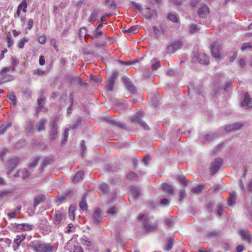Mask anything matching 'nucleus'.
Returning <instances> with one entry per match:
<instances>
[{
  "instance_id": "obj_1",
  "label": "nucleus",
  "mask_w": 252,
  "mask_h": 252,
  "mask_svg": "<svg viewBox=\"0 0 252 252\" xmlns=\"http://www.w3.org/2000/svg\"><path fill=\"white\" fill-rule=\"evenodd\" d=\"M30 247L35 252H54L57 249L55 245L40 241L32 242Z\"/></svg>"
},
{
  "instance_id": "obj_2",
  "label": "nucleus",
  "mask_w": 252,
  "mask_h": 252,
  "mask_svg": "<svg viewBox=\"0 0 252 252\" xmlns=\"http://www.w3.org/2000/svg\"><path fill=\"white\" fill-rule=\"evenodd\" d=\"M19 163V159L17 157H14L9 159L6 163V174L7 177L12 178L13 170L17 167Z\"/></svg>"
},
{
  "instance_id": "obj_3",
  "label": "nucleus",
  "mask_w": 252,
  "mask_h": 252,
  "mask_svg": "<svg viewBox=\"0 0 252 252\" xmlns=\"http://www.w3.org/2000/svg\"><path fill=\"white\" fill-rule=\"evenodd\" d=\"M66 219V213L64 210L63 209L56 210L53 217V222L56 226H59Z\"/></svg>"
},
{
  "instance_id": "obj_4",
  "label": "nucleus",
  "mask_w": 252,
  "mask_h": 252,
  "mask_svg": "<svg viewBox=\"0 0 252 252\" xmlns=\"http://www.w3.org/2000/svg\"><path fill=\"white\" fill-rule=\"evenodd\" d=\"M211 51L212 56L216 60H219L221 57V46L218 43H215L211 44Z\"/></svg>"
},
{
  "instance_id": "obj_5",
  "label": "nucleus",
  "mask_w": 252,
  "mask_h": 252,
  "mask_svg": "<svg viewBox=\"0 0 252 252\" xmlns=\"http://www.w3.org/2000/svg\"><path fill=\"white\" fill-rule=\"evenodd\" d=\"M30 175V172L26 168L18 170L15 173L13 174L11 179L21 177L23 179L28 178Z\"/></svg>"
},
{
  "instance_id": "obj_6",
  "label": "nucleus",
  "mask_w": 252,
  "mask_h": 252,
  "mask_svg": "<svg viewBox=\"0 0 252 252\" xmlns=\"http://www.w3.org/2000/svg\"><path fill=\"white\" fill-rule=\"evenodd\" d=\"M222 164V159L220 158H216L214 161L211 163V173L213 175L219 171L220 166Z\"/></svg>"
},
{
  "instance_id": "obj_7",
  "label": "nucleus",
  "mask_w": 252,
  "mask_h": 252,
  "mask_svg": "<svg viewBox=\"0 0 252 252\" xmlns=\"http://www.w3.org/2000/svg\"><path fill=\"white\" fill-rule=\"evenodd\" d=\"M33 225L30 223H16L14 227L18 231H28L33 229Z\"/></svg>"
},
{
  "instance_id": "obj_8",
  "label": "nucleus",
  "mask_w": 252,
  "mask_h": 252,
  "mask_svg": "<svg viewBox=\"0 0 252 252\" xmlns=\"http://www.w3.org/2000/svg\"><path fill=\"white\" fill-rule=\"evenodd\" d=\"M183 43L180 41H176L167 47V51L169 53H173L182 47Z\"/></svg>"
},
{
  "instance_id": "obj_9",
  "label": "nucleus",
  "mask_w": 252,
  "mask_h": 252,
  "mask_svg": "<svg viewBox=\"0 0 252 252\" xmlns=\"http://www.w3.org/2000/svg\"><path fill=\"white\" fill-rule=\"evenodd\" d=\"M238 234L240 235L241 238L243 240L247 241L249 243H251V234L248 229H242L239 231Z\"/></svg>"
},
{
  "instance_id": "obj_10",
  "label": "nucleus",
  "mask_w": 252,
  "mask_h": 252,
  "mask_svg": "<svg viewBox=\"0 0 252 252\" xmlns=\"http://www.w3.org/2000/svg\"><path fill=\"white\" fill-rule=\"evenodd\" d=\"M130 120L134 123L140 125L145 130L149 129L148 125L145 122L142 121L139 117L137 116V115L131 116L130 117Z\"/></svg>"
},
{
  "instance_id": "obj_11",
  "label": "nucleus",
  "mask_w": 252,
  "mask_h": 252,
  "mask_svg": "<svg viewBox=\"0 0 252 252\" xmlns=\"http://www.w3.org/2000/svg\"><path fill=\"white\" fill-rule=\"evenodd\" d=\"M25 238L26 235L24 234L16 236V238L14 239L12 245V247L15 251L19 248L21 242H22Z\"/></svg>"
},
{
  "instance_id": "obj_12",
  "label": "nucleus",
  "mask_w": 252,
  "mask_h": 252,
  "mask_svg": "<svg viewBox=\"0 0 252 252\" xmlns=\"http://www.w3.org/2000/svg\"><path fill=\"white\" fill-rule=\"evenodd\" d=\"M27 0H23L19 4L16 14L15 15V17H18L20 16L21 11L26 13L27 12Z\"/></svg>"
},
{
  "instance_id": "obj_13",
  "label": "nucleus",
  "mask_w": 252,
  "mask_h": 252,
  "mask_svg": "<svg viewBox=\"0 0 252 252\" xmlns=\"http://www.w3.org/2000/svg\"><path fill=\"white\" fill-rule=\"evenodd\" d=\"M93 221L94 223H98L100 222L102 219L101 210L100 208H96L94 209L93 215Z\"/></svg>"
},
{
  "instance_id": "obj_14",
  "label": "nucleus",
  "mask_w": 252,
  "mask_h": 252,
  "mask_svg": "<svg viewBox=\"0 0 252 252\" xmlns=\"http://www.w3.org/2000/svg\"><path fill=\"white\" fill-rule=\"evenodd\" d=\"M241 106L244 108L252 107V99L250 97L248 93L245 94V98L243 101L241 103Z\"/></svg>"
},
{
  "instance_id": "obj_15",
  "label": "nucleus",
  "mask_w": 252,
  "mask_h": 252,
  "mask_svg": "<svg viewBox=\"0 0 252 252\" xmlns=\"http://www.w3.org/2000/svg\"><path fill=\"white\" fill-rule=\"evenodd\" d=\"M209 13V8L206 5H203L199 8L198 14L200 18H205Z\"/></svg>"
},
{
  "instance_id": "obj_16",
  "label": "nucleus",
  "mask_w": 252,
  "mask_h": 252,
  "mask_svg": "<svg viewBox=\"0 0 252 252\" xmlns=\"http://www.w3.org/2000/svg\"><path fill=\"white\" fill-rule=\"evenodd\" d=\"M124 81L127 89L131 93L134 94L136 91V88L130 80L128 78L124 79Z\"/></svg>"
},
{
  "instance_id": "obj_17",
  "label": "nucleus",
  "mask_w": 252,
  "mask_h": 252,
  "mask_svg": "<svg viewBox=\"0 0 252 252\" xmlns=\"http://www.w3.org/2000/svg\"><path fill=\"white\" fill-rule=\"evenodd\" d=\"M45 199V196L43 194H39L38 195H36L34 197V204H33V208L34 209H35L36 207L41 202H43Z\"/></svg>"
},
{
  "instance_id": "obj_18",
  "label": "nucleus",
  "mask_w": 252,
  "mask_h": 252,
  "mask_svg": "<svg viewBox=\"0 0 252 252\" xmlns=\"http://www.w3.org/2000/svg\"><path fill=\"white\" fill-rule=\"evenodd\" d=\"M47 123V120L44 119H41L36 124V128L38 132L43 131L45 129V125Z\"/></svg>"
},
{
  "instance_id": "obj_19",
  "label": "nucleus",
  "mask_w": 252,
  "mask_h": 252,
  "mask_svg": "<svg viewBox=\"0 0 252 252\" xmlns=\"http://www.w3.org/2000/svg\"><path fill=\"white\" fill-rule=\"evenodd\" d=\"M116 78L115 75L113 74L107 82V89L108 90L110 91L113 90Z\"/></svg>"
},
{
  "instance_id": "obj_20",
  "label": "nucleus",
  "mask_w": 252,
  "mask_h": 252,
  "mask_svg": "<svg viewBox=\"0 0 252 252\" xmlns=\"http://www.w3.org/2000/svg\"><path fill=\"white\" fill-rule=\"evenodd\" d=\"M199 62L203 64H207L209 63L208 57L203 53H200L198 57Z\"/></svg>"
},
{
  "instance_id": "obj_21",
  "label": "nucleus",
  "mask_w": 252,
  "mask_h": 252,
  "mask_svg": "<svg viewBox=\"0 0 252 252\" xmlns=\"http://www.w3.org/2000/svg\"><path fill=\"white\" fill-rule=\"evenodd\" d=\"M52 128L50 131V138L52 140L55 139L58 134V131H57V126L55 124H52L51 125Z\"/></svg>"
},
{
  "instance_id": "obj_22",
  "label": "nucleus",
  "mask_w": 252,
  "mask_h": 252,
  "mask_svg": "<svg viewBox=\"0 0 252 252\" xmlns=\"http://www.w3.org/2000/svg\"><path fill=\"white\" fill-rule=\"evenodd\" d=\"M174 240L173 238L170 237L168 239L167 243L163 248V250L166 252L169 251L173 247L174 244Z\"/></svg>"
},
{
  "instance_id": "obj_23",
  "label": "nucleus",
  "mask_w": 252,
  "mask_h": 252,
  "mask_svg": "<svg viewBox=\"0 0 252 252\" xmlns=\"http://www.w3.org/2000/svg\"><path fill=\"white\" fill-rule=\"evenodd\" d=\"M144 226L147 231H151L157 229L158 224L156 223H151L147 221L145 223Z\"/></svg>"
},
{
  "instance_id": "obj_24",
  "label": "nucleus",
  "mask_w": 252,
  "mask_h": 252,
  "mask_svg": "<svg viewBox=\"0 0 252 252\" xmlns=\"http://www.w3.org/2000/svg\"><path fill=\"white\" fill-rule=\"evenodd\" d=\"M157 12L155 10H151L150 8H147L145 10V13L144 14V16L147 19H151L153 18L154 16H156Z\"/></svg>"
},
{
  "instance_id": "obj_25",
  "label": "nucleus",
  "mask_w": 252,
  "mask_h": 252,
  "mask_svg": "<svg viewBox=\"0 0 252 252\" xmlns=\"http://www.w3.org/2000/svg\"><path fill=\"white\" fill-rule=\"evenodd\" d=\"M236 198V192H232L229 194V197L227 199V204L229 206H231L235 203V199Z\"/></svg>"
},
{
  "instance_id": "obj_26",
  "label": "nucleus",
  "mask_w": 252,
  "mask_h": 252,
  "mask_svg": "<svg viewBox=\"0 0 252 252\" xmlns=\"http://www.w3.org/2000/svg\"><path fill=\"white\" fill-rule=\"evenodd\" d=\"M161 188L165 192L169 194L172 193L174 191L173 187L166 183H163L161 185Z\"/></svg>"
},
{
  "instance_id": "obj_27",
  "label": "nucleus",
  "mask_w": 252,
  "mask_h": 252,
  "mask_svg": "<svg viewBox=\"0 0 252 252\" xmlns=\"http://www.w3.org/2000/svg\"><path fill=\"white\" fill-rule=\"evenodd\" d=\"M83 176H84L83 171H78L75 174L74 177H73V179L72 180L73 182L74 183H77L80 182L82 180Z\"/></svg>"
},
{
  "instance_id": "obj_28",
  "label": "nucleus",
  "mask_w": 252,
  "mask_h": 252,
  "mask_svg": "<svg viewBox=\"0 0 252 252\" xmlns=\"http://www.w3.org/2000/svg\"><path fill=\"white\" fill-rule=\"evenodd\" d=\"M26 131L27 132L32 133L34 130V123L32 121H29L25 126Z\"/></svg>"
},
{
  "instance_id": "obj_29",
  "label": "nucleus",
  "mask_w": 252,
  "mask_h": 252,
  "mask_svg": "<svg viewBox=\"0 0 252 252\" xmlns=\"http://www.w3.org/2000/svg\"><path fill=\"white\" fill-rule=\"evenodd\" d=\"M79 206L83 210H85L87 208V204L86 202V199L85 195H84L81 201L79 203Z\"/></svg>"
},
{
  "instance_id": "obj_30",
  "label": "nucleus",
  "mask_w": 252,
  "mask_h": 252,
  "mask_svg": "<svg viewBox=\"0 0 252 252\" xmlns=\"http://www.w3.org/2000/svg\"><path fill=\"white\" fill-rule=\"evenodd\" d=\"M12 126V124L11 122H8L5 125H3L0 127V135L4 133V132L6 131V130L11 127Z\"/></svg>"
},
{
  "instance_id": "obj_31",
  "label": "nucleus",
  "mask_w": 252,
  "mask_h": 252,
  "mask_svg": "<svg viewBox=\"0 0 252 252\" xmlns=\"http://www.w3.org/2000/svg\"><path fill=\"white\" fill-rule=\"evenodd\" d=\"M14 69V66H10L8 67H4L2 69L0 72V75L1 76H4L7 74V73L11 71H13Z\"/></svg>"
},
{
  "instance_id": "obj_32",
  "label": "nucleus",
  "mask_w": 252,
  "mask_h": 252,
  "mask_svg": "<svg viewBox=\"0 0 252 252\" xmlns=\"http://www.w3.org/2000/svg\"><path fill=\"white\" fill-rule=\"evenodd\" d=\"M236 124H232L227 126L225 127V130L227 132H230L233 130L239 129L240 127H236Z\"/></svg>"
},
{
  "instance_id": "obj_33",
  "label": "nucleus",
  "mask_w": 252,
  "mask_h": 252,
  "mask_svg": "<svg viewBox=\"0 0 252 252\" xmlns=\"http://www.w3.org/2000/svg\"><path fill=\"white\" fill-rule=\"evenodd\" d=\"M126 177L130 180H136L138 178V176L133 172H129L126 174Z\"/></svg>"
},
{
  "instance_id": "obj_34",
  "label": "nucleus",
  "mask_w": 252,
  "mask_h": 252,
  "mask_svg": "<svg viewBox=\"0 0 252 252\" xmlns=\"http://www.w3.org/2000/svg\"><path fill=\"white\" fill-rule=\"evenodd\" d=\"M160 66V62L156 59L152 61V68L155 70L158 68Z\"/></svg>"
},
{
  "instance_id": "obj_35",
  "label": "nucleus",
  "mask_w": 252,
  "mask_h": 252,
  "mask_svg": "<svg viewBox=\"0 0 252 252\" xmlns=\"http://www.w3.org/2000/svg\"><path fill=\"white\" fill-rule=\"evenodd\" d=\"M29 38L27 37H24L20 40H19L18 42V46L20 48H23L24 46L25 43L26 42H28Z\"/></svg>"
},
{
  "instance_id": "obj_36",
  "label": "nucleus",
  "mask_w": 252,
  "mask_h": 252,
  "mask_svg": "<svg viewBox=\"0 0 252 252\" xmlns=\"http://www.w3.org/2000/svg\"><path fill=\"white\" fill-rule=\"evenodd\" d=\"M168 19L174 23H177L178 22V18L176 14L170 13L168 14Z\"/></svg>"
},
{
  "instance_id": "obj_37",
  "label": "nucleus",
  "mask_w": 252,
  "mask_h": 252,
  "mask_svg": "<svg viewBox=\"0 0 252 252\" xmlns=\"http://www.w3.org/2000/svg\"><path fill=\"white\" fill-rule=\"evenodd\" d=\"M203 188L204 186L202 185H197L196 187L193 188L191 191L195 193H199L202 191Z\"/></svg>"
},
{
  "instance_id": "obj_38",
  "label": "nucleus",
  "mask_w": 252,
  "mask_h": 252,
  "mask_svg": "<svg viewBox=\"0 0 252 252\" xmlns=\"http://www.w3.org/2000/svg\"><path fill=\"white\" fill-rule=\"evenodd\" d=\"M99 189L103 192H107L109 189V186L107 184L102 183L99 185Z\"/></svg>"
},
{
  "instance_id": "obj_39",
  "label": "nucleus",
  "mask_w": 252,
  "mask_h": 252,
  "mask_svg": "<svg viewBox=\"0 0 252 252\" xmlns=\"http://www.w3.org/2000/svg\"><path fill=\"white\" fill-rule=\"evenodd\" d=\"M117 209L115 207H111L108 209L107 213L111 216H114L117 212Z\"/></svg>"
},
{
  "instance_id": "obj_40",
  "label": "nucleus",
  "mask_w": 252,
  "mask_h": 252,
  "mask_svg": "<svg viewBox=\"0 0 252 252\" xmlns=\"http://www.w3.org/2000/svg\"><path fill=\"white\" fill-rule=\"evenodd\" d=\"M98 13L96 11H94L90 16L88 21L89 22H94L97 17Z\"/></svg>"
},
{
  "instance_id": "obj_41",
  "label": "nucleus",
  "mask_w": 252,
  "mask_h": 252,
  "mask_svg": "<svg viewBox=\"0 0 252 252\" xmlns=\"http://www.w3.org/2000/svg\"><path fill=\"white\" fill-rule=\"evenodd\" d=\"M138 29L137 26H132L131 27H130L129 29H128L127 30V32L129 34H131L137 32H138Z\"/></svg>"
},
{
  "instance_id": "obj_42",
  "label": "nucleus",
  "mask_w": 252,
  "mask_h": 252,
  "mask_svg": "<svg viewBox=\"0 0 252 252\" xmlns=\"http://www.w3.org/2000/svg\"><path fill=\"white\" fill-rule=\"evenodd\" d=\"M131 191L135 198H137L140 195L139 190L136 188H131Z\"/></svg>"
},
{
  "instance_id": "obj_43",
  "label": "nucleus",
  "mask_w": 252,
  "mask_h": 252,
  "mask_svg": "<svg viewBox=\"0 0 252 252\" xmlns=\"http://www.w3.org/2000/svg\"><path fill=\"white\" fill-rule=\"evenodd\" d=\"M7 97L11 101L13 105L16 103V96L13 93H9Z\"/></svg>"
},
{
  "instance_id": "obj_44",
  "label": "nucleus",
  "mask_w": 252,
  "mask_h": 252,
  "mask_svg": "<svg viewBox=\"0 0 252 252\" xmlns=\"http://www.w3.org/2000/svg\"><path fill=\"white\" fill-rule=\"evenodd\" d=\"M81 243L83 245L89 246L91 245V242L87 239L86 237H83L81 240Z\"/></svg>"
},
{
  "instance_id": "obj_45",
  "label": "nucleus",
  "mask_w": 252,
  "mask_h": 252,
  "mask_svg": "<svg viewBox=\"0 0 252 252\" xmlns=\"http://www.w3.org/2000/svg\"><path fill=\"white\" fill-rule=\"evenodd\" d=\"M39 158H38V157H36V158H34V159L33 160V161L31 163H29V167L32 168V167H34L36 166L39 161Z\"/></svg>"
},
{
  "instance_id": "obj_46",
  "label": "nucleus",
  "mask_w": 252,
  "mask_h": 252,
  "mask_svg": "<svg viewBox=\"0 0 252 252\" xmlns=\"http://www.w3.org/2000/svg\"><path fill=\"white\" fill-rule=\"evenodd\" d=\"M212 136L210 134H206L202 136L201 141L203 143H206L209 141L212 138Z\"/></svg>"
},
{
  "instance_id": "obj_47",
  "label": "nucleus",
  "mask_w": 252,
  "mask_h": 252,
  "mask_svg": "<svg viewBox=\"0 0 252 252\" xmlns=\"http://www.w3.org/2000/svg\"><path fill=\"white\" fill-rule=\"evenodd\" d=\"M87 33V29L85 27L81 28L79 30V35L80 37L85 36Z\"/></svg>"
},
{
  "instance_id": "obj_48",
  "label": "nucleus",
  "mask_w": 252,
  "mask_h": 252,
  "mask_svg": "<svg viewBox=\"0 0 252 252\" xmlns=\"http://www.w3.org/2000/svg\"><path fill=\"white\" fill-rule=\"evenodd\" d=\"M251 45L250 43H245L242 44L241 47V49L242 51H244L248 49L251 48Z\"/></svg>"
},
{
  "instance_id": "obj_49",
  "label": "nucleus",
  "mask_w": 252,
  "mask_h": 252,
  "mask_svg": "<svg viewBox=\"0 0 252 252\" xmlns=\"http://www.w3.org/2000/svg\"><path fill=\"white\" fill-rule=\"evenodd\" d=\"M165 223H166V224L168 227H172V226H173V225L174 224L172 218H167V219H166L165 220Z\"/></svg>"
},
{
  "instance_id": "obj_50",
  "label": "nucleus",
  "mask_w": 252,
  "mask_h": 252,
  "mask_svg": "<svg viewBox=\"0 0 252 252\" xmlns=\"http://www.w3.org/2000/svg\"><path fill=\"white\" fill-rule=\"evenodd\" d=\"M38 40L42 44H44L46 42V39L44 35H41L38 37Z\"/></svg>"
},
{
  "instance_id": "obj_51",
  "label": "nucleus",
  "mask_w": 252,
  "mask_h": 252,
  "mask_svg": "<svg viewBox=\"0 0 252 252\" xmlns=\"http://www.w3.org/2000/svg\"><path fill=\"white\" fill-rule=\"evenodd\" d=\"M189 30L191 33H194L197 31V27L196 25H191L189 26Z\"/></svg>"
},
{
  "instance_id": "obj_52",
  "label": "nucleus",
  "mask_w": 252,
  "mask_h": 252,
  "mask_svg": "<svg viewBox=\"0 0 252 252\" xmlns=\"http://www.w3.org/2000/svg\"><path fill=\"white\" fill-rule=\"evenodd\" d=\"M160 203L163 206H167L169 204L170 201L166 198H162L160 200Z\"/></svg>"
},
{
  "instance_id": "obj_53",
  "label": "nucleus",
  "mask_w": 252,
  "mask_h": 252,
  "mask_svg": "<svg viewBox=\"0 0 252 252\" xmlns=\"http://www.w3.org/2000/svg\"><path fill=\"white\" fill-rule=\"evenodd\" d=\"M73 252H84L81 247L79 246H74Z\"/></svg>"
},
{
  "instance_id": "obj_54",
  "label": "nucleus",
  "mask_w": 252,
  "mask_h": 252,
  "mask_svg": "<svg viewBox=\"0 0 252 252\" xmlns=\"http://www.w3.org/2000/svg\"><path fill=\"white\" fill-rule=\"evenodd\" d=\"M103 35L102 32L100 30V29H96L95 32L94 33V36L96 37H100Z\"/></svg>"
},
{
  "instance_id": "obj_55",
  "label": "nucleus",
  "mask_w": 252,
  "mask_h": 252,
  "mask_svg": "<svg viewBox=\"0 0 252 252\" xmlns=\"http://www.w3.org/2000/svg\"><path fill=\"white\" fill-rule=\"evenodd\" d=\"M44 102V99L43 98L41 97V98H38L37 100V103H38V107L40 108H42Z\"/></svg>"
},
{
  "instance_id": "obj_56",
  "label": "nucleus",
  "mask_w": 252,
  "mask_h": 252,
  "mask_svg": "<svg viewBox=\"0 0 252 252\" xmlns=\"http://www.w3.org/2000/svg\"><path fill=\"white\" fill-rule=\"evenodd\" d=\"M132 6L137 10H139L140 11L141 10V5L138 3L132 2Z\"/></svg>"
},
{
  "instance_id": "obj_57",
  "label": "nucleus",
  "mask_w": 252,
  "mask_h": 252,
  "mask_svg": "<svg viewBox=\"0 0 252 252\" xmlns=\"http://www.w3.org/2000/svg\"><path fill=\"white\" fill-rule=\"evenodd\" d=\"M186 196V194L184 190H182L180 191L179 197L181 200H183Z\"/></svg>"
},
{
  "instance_id": "obj_58",
  "label": "nucleus",
  "mask_w": 252,
  "mask_h": 252,
  "mask_svg": "<svg viewBox=\"0 0 252 252\" xmlns=\"http://www.w3.org/2000/svg\"><path fill=\"white\" fill-rule=\"evenodd\" d=\"M65 199V197L63 196H58L56 199L57 203H61Z\"/></svg>"
},
{
  "instance_id": "obj_59",
  "label": "nucleus",
  "mask_w": 252,
  "mask_h": 252,
  "mask_svg": "<svg viewBox=\"0 0 252 252\" xmlns=\"http://www.w3.org/2000/svg\"><path fill=\"white\" fill-rule=\"evenodd\" d=\"M149 159H150V158H149V157L147 156H145L142 159V162L144 163V164L146 165V166H147L148 164V163L149 162Z\"/></svg>"
},
{
  "instance_id": "obj_60",
  "label": "nucleus",
  "mask_w": 252,
  "mask_h": 252,
  "mask_svg": "<svg viewBox=\"0 0 252 252\" xmlns=\"http://www.w3.org/2000/svg\"><path fill=\"white\" fill-rule=\"evenodd\" d=\"M33 25V22L32 19H29L28 21V23H27L28 29H31Z\"/></svg>"
},
{
  "instance_id": "obj_61",
  "label": "nucleus",
  "mask_w": 252,
  "mask_h": 252,
  "mask_svg": "<svg viewBox=\"0 0 252 252\" xmlns=\"http://www.w3.org/2000/svg\"><path fill=\"white\" fill-rule=\"evenodd\" d=\"M24 93L27 97H30L32 94V91L30 89H26Z\"/></svg>"
},
{
  "instance_id": "obj_62",
  "label": "nucleus",
  "mask_w": 252,
  "mask_h": 252,
  "mask_svg": "<svg viewBox=\"0 0 252 252\" xmlns=\"http://www.w3.org/2000/svg\"><path fill=\"white\" fill-rule=\"evenodd\" d=\"M45 62L44 57L42 56H41L39 59V64L41 65H43L45 64Z\"/></svg>"
},
{
  "instance_id": "obj_63",
  "label": "nucleus",
  "mask_w": 252,
  "mask_h": 252,
  "mask_svg": "<svg viewBox=\"0 0 252 252\" xmlns=\"http://www.w3.org/2000/svg\"><path fill=\"white\" fill-rule=\"evenodd\" d=\"M8 47H10L13 44V41L10 36H7Z\"/></svg>"
},
{
  "instance_id": "obj_64",
  "label": "nucleus",
  "mask_w": 252,
  "mask_h": 252,
  "mask_svg": "<svg viewBox=\"0 0 252 252\" xmlns=\"http://www.w3.org/2000/svg\"><path fill=\"white\" fill-rule=\"evenodd\" d=\"M90 78L91 80H92L96 82H99L100 81L99 78L96 76L91 75L90 76Z\"/></svg>"
}]
</instances>
